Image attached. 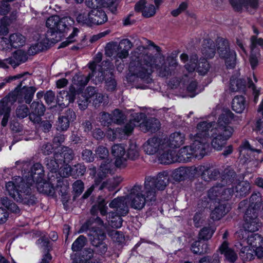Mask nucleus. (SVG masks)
<instances>
[{"mask_svg": "<svg viewBox=\"0 0 263 263\" xmlns=\"http://www.w3.org/2000/svg\"><path fill=\"white\" fill-rule=\"evenodd\" d=\"M211 124L200 122L189 135L191 144L180 148L177 156L174 151L166 148L161 151L158 160L161 164H171L176 161L186 162L192 157L201 159L206 155L208 147V131Z\"/></svg>", "mask_w": 263, "mask_h": 263, "instance_id": "obj_1", "label": "nucleus"}, {"mask_svg": "<svg viewBox=\"0 0 263 263\" xmlns=\"http://www.w3.org/2000/svg\"><path fill=\"white\" fill-rule=\"evenodd\" d=\"M177 66V60L173 56L168 57L165 61L164 57L155 58L151 55L142 54L137 58V60L130 62L129 70L133 75L147 79L155 70L158 71L159 76L168 77Z\"/></svg>", "mask_w": 263, "mask_h": 263, "instance_id": "obj_2", "label": "nucleus"}, {"mask_svg": "<svg viewBox=\"0 0 263 263\" xmlns=\"http://www.w3.org/2000/svg\"><path fill=\"white\" fill-rule=\"evenodd\" d=\"M237 117L230 110H224L218 118L216 127L212 129L213 122H209L211 124V127L208 131V147H209L210 134L209 131L212 132L211 136L212 139L211 144L212 147L217 151H221L226 145L227 141L232 136L234 132L233 127L229 125L232 121L236 120ZM206 123L208 122L205 121Z\"/></svg>", "mask_w": 263, "mask_h": 263, "instance_id": "obj_3", "label": "nucleus"}, {"mask_svg": "<svg viewBox=\"0 0 263 263\" xmlns=\"http://www.w3.org/2000/svg\"><path fill=\"white\" fill-rule=\"evenodd\" d=\"M261 196L259 193L253 194L249 199V205L244 217L243 227L244 231L240 230L237 232L240 239H242L244 233L246 231L255 232L259 230L261 223L257 218V213L260 210V203Z\"/></svg>", "mask_w": 263, "mask_h": 263, "instance_id": "obj_4", "label": "nucleus"}, {"mask_svg": "<svg viewBox=\"0 0 263 263\" xmlns=\"http://www.w3.org/2000/svg\"><path fill=\"white\" fill-rule=\"evenodd\" d=\"M6 191L17 202L26 204L35 203L34 197L31 195L29 185L20 176L14 177L6 183Z\"/></svg>", "mask_w": 263, "mask_h": 263, "instance_id": "obj_5", "label": "nucleus"}, {"mask_svg": "<svg viewBox=\"0 0 263 263\" xmlns=\"http://www.w3.org/2000/svg\"><path fill=\"white\" fill-rule=\"evenodd\" d=\"M236 177L235 172L229 168L224 170L222 176V185L213 186L208 192V197L211 200H228L234 193L233 184L234 177Z\"/></svg>", "mask_w": 263, "mask_h": 263, "instance_id": "obj_6", "label": "nucleus"}, {"mask_svg": "<svg viewBox=\"0 0 263 263\" xmlns=\"http://www.w3.org/2000/svg\"><path fill=\"white\" fill-rule=\"evenodd\" d=\"M126 199L130 208L141 210L146 204H152L156 200V195L153 191L146 189L145 184H136L130 189Z\"/></svg>", "mask_w": 263, "mask_h": 263, "instance_id": "obj_7", "label": "nucleus"}, {"mask_svg": "<svg viewBox=\"0 0 263 263\" xmlns=\"http://www.w3.org/2000/svg\"><path fill=\"white\" fill-rule=\"evenodd\" d=\"M97 225L103 226V221L98 217L95 220L87 221L81 227L80 232L89 230V235L92 245L96 247H100L101 253H104L107 250L106 245L103 242L106 238V234L100 228H97Z\"/></svg>", "mask_w": 263, "mask_h": 263, "instance_id": "obj_8", "label": "nucleus"}, {"mask_svg": "<svg viewBox=\"0 0 263 263\" xmlns=\"http://www.w3.org/2000/svg\"><path fill=\"white\" fill-rule=\"evenodd\" d=\"M185 69L189 72V76L184 74V77L179 82V84H185L186 82H189L192 77V72L196 69L200 75H205L209 71L210 65L205 59H200L198 62L197 54H193L190 57L189 62L185 65Z\"/></svg>", "mask_w": 263, "mask_h": 263, "instance_id": "obj_9", "label": "nucleus"}, {"mask_svg": "<svg viewBox=\"0 0 263 263\" xmlns=\"http://www.w3.org/2000/svg\"><path fill=\"white\" fill-rule=\"evenodd\" d=\"M73 22V20L70 17L60 18L58 15H53L47 18L46 26L49 29L48 31L52 34L57 32H65Z\"/></svg>", "mask_w": 263, "mask_h": 263, "instance_id": "obj_10", "label": "nucleus"}, {"mask_svg": "<svg viewBox=\"0 0 263 263\" xmlns=\"http://www.w3.org/2000/svg\"><path fill=\"white\" fill-rule=\"evenodd\" d=\"M217 50L219 56L224 59L228 68H233L236 64V54L234 50L229 49V42L223 39L217 41Z\"/></svg>", "mask_w": 263, "mask_h": 263, "instance_id": "obj_11", "label": "nucleus"}, {"mask_svg": "<svg viewBox=\"0 0 263 263\" xmlns=\"http://www.w3.org/2000/svg\"><path fill=\"white\" fill-rule=\"evenodd\" d=\"M169 182V176L166 172L160 173L156 177L148 176L145 178L144 184L146 189L152 190L156 195V189L163 190Z\"/></svg>", "mask_w": 263, "mask_h": 263, "instance_id": "obj_12", "label": "nucleus"}, {"mask_svg": "<svg viewBox=\"0 0 263 263\" xmlns=\"http://www.w3.org/2000/svg\"><path fill=\"white\" fill-rule=\"evenodd\" d=\"M134 119H132L127 123L123 130L117 128L115 130L111 129V128L108 129L107 132V136L108 139L110 140L113 141L115 140L117 136V134L122 135V133L125 134H129L132 133L134 128L138 125L142 119L144 117V114L142 113H137L134 116Z\"/></svg>", "mask_w": 263, "mask_h": 263, "instance_id": "obj_13", "label": "nucleus"}, {"mask_svg": "<svg viewBox=\"0 0 263 263\" xmlns=\"http://www.w3.org/2000/svg\"><path fill=\"white\" fill-rule=\"evenodd\" d=\"M17 94V91L10 92L0 102V115H3L1 124L3 127L7 125L10 116V106L16 102Z\"/></svg>", "mask_w": 263, "mask_h": 263, "instance_id": "obj_14", "label": "nucleus"}, {"mask_svg": "<svg viewBox=\"0 0 263 263\" xmlns=\"http://www.w3.org/2000/svg\"><path fill=\"white\" fill-rule=\"evenodd\" d=\"M98 209L102 216L107 214L106 219L108 224L112 228L118 229L120 228L123 222L122 216L124 215H120L114 212L107 213V207L106 206V203L104 199H102L99 202Z\"/></svg>", "mask_w": 263, "mask_h": 263, "instance_id": "obj_15", "label": "nucleus"}, {"mask_svg": "<svg viewBox=\"0 0 263 263\" xmlns=\"http://www.w3.org/2000/svg\"><path fill=\"white\" fill-rule=\"evenodd\" d=\"M143 148L145 154L149 155L160 154L161 151L166 148L165 140L155 137L150 138L143 144Z\"/></svg>", "mask_w": 263, "mask_h": 263, "instance_id": "obj_16", "label": "nucleus"}, {"mask_svg": "<svg viewBox=\"0 0 263 263\" xmlns=\"http://www.w3.org/2000/svg\"><path fill=\"white\" fill-rule=\"evenodd\" d=\"M111 153L114 157L115 165L116 167L123 168L126 166L127 158L125 156V147L122 144H115L112 146Z\"/></svg>", "mask_w": 263, "mask_h": 263, "instance_id": "obj_17", "label": "nucleus"}, {"mask_svg": "<svg viewBox=\"0 0 263 263\" xmlns=\"http://www.w3.org/2000/svg\"><path fill=\"white\" fill-rule=\"evenodd\" d=\"M29 176L26 179L29 186H33L37 181L44 178V171L43 166L39 163H35L31 167Z\"/></svg>", "mask_w": 263, "mask_h": 263, "instance_id": "obj_18", "label": "nucleus"}, {"mask_svg": "<svg viewBox=\"0 0 263 263\" xmlns=\"http://www.w3.org/2000/svg\"><path fill=\"white\" fill-rule=\"evenodd\" d=\"M93 257V251L90 249H85L80 253H75L71 255L72 263H98Z\"/></svg>", "mask_w": 263, "mask_h": 263, "instance_id": "obj_19", "label": "nucleus"}, {"mask_svg": "<svg viewBox=\"0 0 263 263\" xmlns=\"http://www.w3.org/2000/svg\"><path fill=\"white\" fill-rule=\"evenodd\" d=\"M166 148H177L184 144L185 135L183 133L176 132L172 133L168 138H164Z\"/></svg>", "mask_w": 263, "mask_h": 263, "instance_id": "obj_20", "label": "nucleus"}, {"mask_svg": "<svg viewBox=\"0 0 263 263\" xmlns=\"http://www.w3.org/2000/svg\"><path fill=\"white\" fill-rule=\"evenodd\" d=\"M21 84L18 85L15 89L11 92H14L17 91V95L16 97V101H18V102L22 101L23 98L25 100L26 103L29 104L32 101V98L36 91V89L34 87H24L22 89L21 88Z\"/></svg>", "mask_w": 263, "mask_h": 263, "instance_id": "obj_21", "label": "nucleus"}, {"mask_svg": "<svg viewBox=\"0 0 263 263\" xmlns=\"http://www.w3.org/2000/svg\"><path fill=\"white\" fill-rule=\"evenodd\" d=\"M127 203L126 196L120 197L112 200L109 204V206L116 209L115 213L120 215H126L128 213Z\"/></svg>", "mask_w": 263, "mask_h": 263, "instance_id": "obj_22", "label": "nucleus"}, {"mask_svg": "<svg viewBox=\"0 0 263 263\" xmlns=\"http://www.w3.org/2000/svg\"><path fill=\"white\" fill-rule=\"evenodd\" d=\"M135 9L137 12H141L145 17H150L156 13V7L152 4H147L145 0H140L136 3Z\"/></svg>", "mask_w": 263, "mask_h": 263, "instance_id": "obj_23", "label": "nucleus"}, {"mask_svg": "<svg viewBox=\"0 0 263 263\" xmlns=\"http://www.w3.org/2000/svg\"><path fill=\"white\" fill-rule=\"evenodd\" d=\"M198 171V168L195 166L181 167L176 169L174 173V178L177 180H182L187 178L193 177Z\"/></svg>", "mask_w": 263, "mask_h": 263, "instance_id": "obj_24", "label": "nucleus"}, {"mask_svg": "<svg viewBox=\"0 0 263 263\" xmlns=\"http://www.w3.org/2000/svg\"><path fill=\"white\" fill-rule=\"evenodd\" d=\"M92 26L99 25L107 22L108 18L104 11L101 8H96L90 10Z\"/></svg>", "mask_w": 263, "mask_h": 263, "instance_id": "obj_25", "label": "nucleus"}, {"mask_svg": "<svg viewBox=\"0 0 263 263\" xmlns=\"http://www.w3.org/2000/svg\"><path fill=\"white\" fill-rule=\"evenodd\" d=\"M73 151L66 146L62 147L60 153L54 154L55 159L60 162V164H68L73 159Z\"/></svg>", "mask_w": 263, "mask_h": 263, "instance_id": "obj_26", "label": "nucleus"}, {"mask_svg": "<svg viewBox=\"0 0 263 263\" xmlns=\"http://www.w3.org/2000/svg\"><path fill=\"white\" fill-rule=\"evenodd\" d=\"M139 127L140 129L145 133L147 132L155 133L159 129L160 123L156 119L151 118L140 123Z\"/></svg>", "mask_w": 263, "mask_h": 263, "instance_id": "obj_27", "label": "nucleus"}, {"mask_svg": "<svg viewBox=\"0 0 263 263\" xmlns=\"http://www.w3.org/2000/svg\"><path fill=\"white\" fill-rule=\"evenodd\" d=\"M87 91L89 98L92 101L95 107L99 106L102 103L104 104L107 102V97L101 93L96 92L95 88L88 87Z\"/></svg>", "mask_w": 263, "mask_h": 263, "instance_id": "obj_28", "label": "nucleus"}, {"mask_svg": "<svg viewBox=\"0 0 263 263\" xmlns=\"http://www.w3.org/2000/svg\"><path fill=\"white\" fill-rule=\"evenodd\" d=\"M197 168L198 170L202 172V178L206 181L215 180L217 179L220 175V172L217 169H211L208 165L200 166Z\"/></svg>", "mask_w": 263, "mask_h": 263, "instance_id": "obj_29", "label": "nucleus"}, {"mask_svg": "<svg viewBox=\"0 0 263 263\" xmlns=\"http://www.w3.org/2000/svg\"><path fill=\"white\" fill-rule=\"evenodd\" d=\"M119 45L117 57L120 59L127 58L129 54V50L133 47V44L128 39H126L121 40Z\"/></svg>", "mask_w": 263, "mask_h": 263, "instance_id": "obj_30", "label": "nucleus"}, {"mask_svg": "<svg viewBox=\"0 0 263 263\" xmlns=\"http://www.w3.org/2000/svg\"><path fill=\"white\" fill-rule=\"evenodd\" d=\"M229 211L226 203H219L211 213V218L214 220H218L223 217Z\"/></svg>", "mask_w": 263, "mask_h": 263, "instance_id": "obj_31", "label": "nucleus"}, {"mask_svg": "<svg viewBox=\"0 0 263 263\" xmlns=\"http://www.w3.org/2000/svg\"><path fill=\"white\" fill-rule=\"evenodd\" d=\"M90 11L82 10L76 15V21L79 24L87 27L92 26Z\"/></svg>", "mask_w": 263, "mask_h": 263, "instance_id": "obj_32", "label": "nucleus"}, {"mask_svg": "<svg viewBox=\"0 0 263 263\" xmlns=\"http://www.w3.org/2000/svg\"><path fill=\"white\" fill-rule=\"evenodd\" d=\"M33 186L40 193L49 195H53L54 193V189L53 185L49 182L46 181L44 178L42 180L37 181Z\"/></svg>", "mask_w": 263, "mask_h": 263, "instance_id": "obj_33", "label": "nucleus"}, {"mask_svg": "<svg viewBox=\"0 0 263 263\" xmlns=\"http://www.w3.org/2000/svg\"><path fill=\"white\" fill-rule=\"evenodd\" d=\"M202 54L206 58H213L215 54V46L212 40H205L201 48Z\"/></svg>", "mask_w": 263, "mask_h": 263, "instance_id": "obj_34", "label": "nucleus"}, {"mask_svg": "<svg viewBox=\"0 0 263 263\" xmlns=\"http://www.w3.org/2000/svg\"><path fill=\"white\" fill-rule=\"evenodd\" d=\"M219 250L221 254H223L226 259L230 262H235L237 258L236 253L228 246V243L224 241L221 245Z\"/></svg>", "mask_w": 263, "mask_h": 263, "instance_id": "obj_35", "label": "nucleus"}, {"mask_svg": "<svg viewBox=\"0 0 263 263\" xmlns=\"http://www.w3.org/2000/svg\"><path fill=\"white\" fill-rule=\"evenodd\" d=\"M232 7L239 11L242 7L255 8L257 6V0H229Z\"/></svg>", "mask_w": 263, "mask_h": 263, "instance_id": "obj_36", "label": "nucleus"}, {"mask_svg": "<svg viewBox=\"0 0 263 263\" xmlns=\"http://www.w3.org/2000/svg\"><path fill=\"white\" fill-rule=\"evenodd\" d=\"M28 53L22 50L15 51L13 56L10 58V65L13 67L19 65L21 63L25 62L28 59Z\"/></svg>", "mask_w": 263, "mask_h": 263, "instance_id": "obj_37", "label": "nucleus"}, {"mask_svg": "<svg viewBox=\"0 0 263 263\" xmlns=\"http://www.w3.org/2000/svg\"><path fill=\"white\" fill-rule=\"evenodd\" d=\"M10 42L12 48H17L24 46L26 42V37L20 33H14L9 36Z\"/></svg>", "mask_w": 263, "mask_h": 263, "instance_id": "obj_38", "label": "nucleus"}, {"mask_svg": "<svg viewBox=\"0 0 263 263\" xmlns=\"http://www.w3.org/2000/svg\"><path fill=\"white\" fill-rule=\"evenodd\" d=\"M246 107L245 98L242 96H237L233 99L232 107L237 113H242Z\"/></svg>", "mask_w": 263, "mask_h": 263, "instance_id": "obj_39", "label": "nucleus"}, {"mask_svg": "<svg viewBox=\"0 0 263 263\" xmlns=\"http://www.w3.org/2000/svg\"><path fill=\"white\" fill-rule=\"evenodd\" d=\"M234 182L233 187H235V193L236 197L243 196L247 195L250 189V184L247 182H237L234 177Z\"/></svg>", "mask_w": 263, "mask_h": 263, "instance_id": "obj_40", "label": "nucleus"}, {"mask_svg": "<svg viewBox=\"0 0 263 263\" xmlns=\"http://www.w3.org/2000/svg\"><path fill=\"white\" fill-rule=\"evenodd\" d=\"M93 76L94 73L92 72L87 76L81 74H76L73 78V83L78 87H83L87 85L90 78Z\"/></svg>", "mask_w": 263, "mask_h": 263, "instance_id": "obj_41", "label": "nucleus"}, {"mask_svg": "<svg viewBox=\"0 0 263 263\" xmlns=\"http://www.w3.org/2000/svg\"><path fill=\"white\" fill-rule=\"evenodd\" d=\"M1 202L7 210L10 211L11 213L16 214H21V209L17 205L10 201L7 197H4L2 199Z\"/></svg>", "mask_w": 263, "mask_h": 263, "instance_id": "obj_42", "label": "nucleus"}, {"mask_svg": "<svg viewBox=\"0 0 263 263\" xmlns=\"http://www.w3.org/2000/svg\"><path fill=\"white\" fill-rule=\"evenodd\" d=\"M122 179L121 177H117L112 179H109L104 182L99 187V190H101L104 188H106L108 191H113L119 184L121 182Z\"/></svg>", "mask_w": 263, "mask_h": 263, "instance_id": "obj_43", "label": "nucleus"}, {"mask_svg": "<svg viewBox=\"0 0 263 263\" xmlns=\"http://www.w3.org/2000/svg\"><path fill=\"white\" fill-rule=\"evenodd\" d=\"M215 231V228L212 226L203 227L199 233L198 238L200 240H207L212 237Z\"/></svg>", "mask_w": 263, "mask_h": 263, "instance_id": "obj_44", "label": "nucleus"}, {"mask_svg": "<svg viewBox=\"0 0 263 263\" xmlns=\"http://www.w3.org/2000/svg\"><path fill=\"white\" fill-rule=\"evenodd\" d=\"M245 86V81L241 79L233 77L230 79V89L232 91H238L243 89Z\"/></svg>", "mask_w": 263, "mask_h": 263, "instance_id": "obj_45", "label": "nucleus"}, {"mask_svg": "<svg viewBox=\"0 0 263 263\" xmlns=\"http://www.w3.org/2000/svg\"><path fill=\"white\" fill-rule=\"evenodd\" d=\"M208 245L200 241H196L191 246V250L195 254H203L208 252Z\"/></svg>", "mask_w": 263, "mask_h": 263, "instance_id": "obj_46", "label": "nucleus"}, {"mask_svg": "<svg viewBox=\"0 0 263 263\" xmlns=\"http://www.w3.org/2000/svg\"><path fill=\"white\" fill-rule=\"evenodd\" d=\"M262 240V238L258 234H251L248 236L247 242L250 246L249 247L254 248L255 247L260 246Z\"/></svg>", "mask_w": 263, "mask_h": 263, "instance_id": "obj_47", "label": "nucleus"}, {"mask_svg": "<svg viewBox=\"0 0 263 263\" xmlns=\"http://www.w3.org/2000/svg\"><path fill=\"white\" fill-rule=\"evenodd\" d=\"M119 44L116 42H110L106 44L105 51L107 56L111 57L117 55Z\"/></svg>", "mask_w": 263, "mask_h": 263, "instance_id": "obj_48", "label": "nucleus"}, {"mask_svg": "<svg viewBox=\"0 0 263 263\" xmlns=\"http://www.w3.org/2000/svg\"><path fill=\"white\" fill-rule=\"evenodd\" d=\"M86 242V238L83 235L79 236L76 240L73 242L71 249L73 252L80 251L85 245Z\"/></svg>", "mask_w": 263, "mask_h": 263, "instance_id": "obj_49", "label": "nucleus"}, {"mask_svg": "<svg viewBox=\"0 0 263 263\" xmlns=\"http://www.w3.org/2000/svg\"><path fill=\"white\" fill-rule=\"evenodd\" d=\"M254 249L248 246H245L241 249L240 255L246 260H251L254 257Z\"/></svg>", "mask_w": 263, "mask_h": 263, "instance_id": "obj_50", "label": "nucleus"}, {"mask_svg": "<svg viewBox=\"0 0 263 263\" xmlns=\"http://www.w3.org/2000/svg\"><path fill=\"white\" fill-rule=\"evenodd\" d=\"M127 157L132 160H135L139 156V148L135 143H131L127 150Z\"/></svg>", "mask_w": 263, "mask_h": 263, "instance_id": "obj_51", "label": "nucleus"}, {"mask_svg": "<svg viewBox=\"0 0 263 263\" xmlns=\"http://www.w3.org/2000/svg\"><path fill=\"white\" fill-rule=\"evenodd\" d=\"M112 123L121 124L123 122L125 117L123 113L118 109L114 110L111 114Z\"/></svg>", "mask_w": 263, "mask_h": 263, "instance_id": "obj_52", "label": "nucleus"}, {"mask_svg": "<svg viewBox=\"0 0 263 263\" xmlns=\"http://www.w3.org/2000/svg\"><path fill=\"white\" fill-rule=\"evenodd\" d=\"M250 48L252 51H259L258 49H257L258 46L263 47V39L262 38H258L256 36L253 35L250 39Z\"/></svg>", "mask_w": 263, "mask_h": 263, "instance_id": "obj_53", "label": "nucleus"}, {"mask_svg": "<svg viewBox=\"0 0 263 263\" xmlns=\"http://www.w3.org/2000/svg\"><path fill=\"white\" fill-rule=\"evenodd\" d=\"M99 121L103 126H108L112 123V119L111 114L105 112H101L99 114Z\"/></svg>", "mask_w": 263, "mask_h": 263, "instance_id": "obj_54", "label": "nucleus"}, {"mask_svg": "<svg viewBox=\"0 0 263 263\" xmlns=\"http://www.w3.org/2000/svg\"><path fill=\"white\" fill-rule=\"evenodd\" d=\"M116 87V81L111 73L110 76L105 79V87L108 91H113L115 90Z\"/></svg>", "mask_w": 263, "mask_h": 263, "instance_id": "obj_55", "label": "nucleus"}, {"mask_svg": "<svg viewBox=\"0 0 263 263\" xmlns=\"http://www.w3.org/2000/svg\"><path fill=\"white\" fill-rule=\"evenodd\" d=\"M111 165L110 162L101 164L100 167V172L98 173V176L101 179H103L107 174L110 173Z\"/></svg>", "mask_w": 263, "mask_h": 263, "instance_id": "obj_56", "label": "nucleus"}, {"mask_svg": "<svg viewBox=\"0 0 263 263\" xmlns=\"http://www.w3.org/2000/svg\"><path fill=\"white\" fill-rule=\"evenodd\" d=\"M69 126V120L67 117L62 116L59 118L57 129L61 130H66Z\"/></svg>", "mask_w": 263, "mask_h": 263, "instance_id": "obj_57", "label": "nucleus"}, {"mask_svg": "<svg viewBox=\"0 0 263 263\" xmlns=\"http://www.w3.org/2000/svg\"><path fill=\"white\" fill-rule=\"evenodd\" d=\"M117 0H101V5L103 7H108L112 13H115L117 11Z\"/></svg>", "mask_w": 263, "mask_h": 263, "instance_id": "obj_58", "label": "nucleus"}, {"mask_svg": "<svg viewBox=\"0 0 263 263\" xmlns=\"http://www.w3.org/2000/svg\"><path fill=\"white\" fill-rule=\"evenodd\" d=\"M78 32L79 30L76 28H74L73 29L72 32L67 37L66 41L61 44L60 47H65L68 46L69 44L74 42L76 41L74 37L78 35Z\"/></svg>", "mask_w": 263, "mask_h": 263, "instance_id": "obj_59", "label": "nucleus"}, {"mask_svg": "<svg viewBox=\"0 0 263 263\" xmlns=\"http://www.w3.org/2000/svg\"><path fill=\"white\" fill-rule=\"evenodd\" d=\"M108 234L114 241L121 243L124 240V236L121 232L116 230H112Z\"/></svg>", "mask_w": 263, "mask_h": 263, "instance_id": "obj_60", "label": "nucleus"}, {"mask_svg": "<svg viewBox=\"0 0 263 263\" xmlns=\"http://www.w3.org/2000/svg\"><path fill=\"white\" fill-rule=\"evenodd\" d=\"M43 47L40 42L32 44L28 50L27 53L29 55H34L42 51Z\"/></svg>", "mask_w": 263, "mask_h": 263, "instance_id": "obj_61", "label": "nucleus"}, {"mask_svg": "<svg viewBox=\"0 0 263 263\" xmlns=\"http://www.w3.org/2000/svg\"><path fill=\"white\" fill-rule=\"evenodd\" d=\"M96 155L101 159L108 157L109 152L107 148L103 146H98L95 151Z\"/></svg>", "mask_w": 263, "mask_h": 263, "instance_id": "obj_62", "label": "nucleus"}, {"mask_svg": "<svg viewBox=\"0 0 263 263\" xmlns=\"http://www.w3.org/2000/svg\"><path fill=\"white\" fill-rule=\"evenodd\" d=\"M59 164H60V162L57 161L54 157L53 159H47L46 160L47 168L52 172H56L59 167Z\"/></svg>", "mask_w": 263, "mask_h": 263, "instance_id": "obj_63", "label": "nucleus"}, {"mask_svg": "<svg viewBox=\"0 0 263 263\" xmlns=\"http://www.w3.org/2000/svg\"><path fill=\"white\" fill-rule=\"evenodd\" d=\"M72 188L76 195H80L83 191L84 183L81 180H78L73 183Z\"/></svg>", "mask_w": 263, "mask_h": 263, "instance_id": "obj_64", "label": "nucleus"}]
</instances>
